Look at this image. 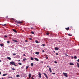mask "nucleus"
<instances>
[{"mask_svg":"<svg viewBox=\"0 0 79 79\" xmlns=\"http://www.w3.org/2000/svg\"><path fill=\"white\" fill-rule=\"evenodd\" d=\"M12 40V41H13L14 42H18V41L16 40Z\"/></svg>","mask_w":79,"mask_h":79,"instance_id":"15","label":"nucleus"},{"mask_svg":"<svg viewBox=\"0 0 79 79\" xmlns=\"http://www.w3.org/2000/svg\"><path fill=\"white\" fill-rule=\"evenodd\" d=\"M69 65L71 66H72V65H74V64H73V63H69Z\"/></svg>","mask_w":79,"mask_h":79,"instance_id":"8","label":"nucleus"},{"mask_svg":"<svg viewBox=\"0 0 79 79\" xmlns=\"http://www.w3.org/2000/svg\"><path fill=\"white\" fill-rule=\"evenodd\" d=\"M35 43H36V44H39V42L38 41H37V40H36L35 41Z\"/></svg>","mask_w":79,"mask_h":79,"instance_id":"21","label":"nucleus"},{"mask_svg":"<svg viewBox=\"0 0 79 79\" xmlns=\"http://www.w3.org/2000/svg\"><path fill=\"white\" fill-rule=\"evenodd\" d=\"M23 56H26V55H25V54H24L23 55Z\"/></svg>","mask_w":79,"mask_h":79,"instance_id":"50","label":"nucleus"},{"mask_svg":"<svg viewBox=\"0 0 79 79\" xmlns=\"http://www.w3.org/2000/svg\"><path fill=\"white\" fill-rule=\"evenodd\" d=\"M77 61L79 63V59H78L77 60Z\"/></svg>","mask_w":79,"mask_h":79,"instance_id":"41","label":"nucleus"},{"mask_svg":"<svg viewBox=\"0 0 79 79\" xmlns=\"http://www.w3.org/2000/svg\"><path fill=\"white\" fill-rule=\"evenodd\" d=\"M31 73L29 74V78H31Z\"/></svg>","mask_w":79,"mask_h":79,"instance_id":"11","label":"nucleus"},{"mask_svg":"<svg viewBox=\"0 0 79 79\" xmlns=\"http://www.w3.org/2000/svg\"><path fill=\"white\" fill-rule=\"evenodd\" d=\"M44 29H45V28H44Z\"/></svg>","mask_w":79,"mask_h":79,"instance_id":"56","label":"nucleus"},{"mask_svg":"<svg viewBox=\"0 0 79 79\" xmlns=\"http://www.w3.org/2000/svg\"><path fill=\"white\" fill-rule=\"evenodd\" d=\"M46 59H48V57H46Z\"/></svg>","mask_w":79,"mask_h":79,"instance_id":"48","label":"nucleus"},{"mask_svg":"<svg viewBox=\"0 0 79 79\" xmlns=\"http://www.w3.org/2000/svg\"><path fill=\"white\" fill-rule=\"evenodd\" d=\"M45 45L44 44H42V46H43V47H45Z\"/></svg>","mask_w":79,"mask_h":79,"instance_id":"36","label":"nucleus"},{"mask_svg":"<svg viewBox=\"0 0 79 79\" xmlns=\"http://www.w3.org/2000/svg\"><path fill=\"white\" fill-rule=\"evenodd\" d=\"M42 52H43V53H44V52H45V51H44V50H43L42 51Z\"/></svg>","mask_w":79,"mask_h":79,"instance_id":"42","label":"nucleus"},{"mask_svg":"<svg viewBox=\"0 0 79 79\" xmlns=\"http://www.w3.org/2000/svg\"><path fill=\"white\" fill-rule=\"evenodd\" d=\"M17 25H18L16 24Z\"/></svg>","mask_w":79,"mask_h":79,"instance_id":"57","label":"nucleus"},{"mask_svg":"<svg viewBox=\"0 0 79 79\" xmlns=\"http://www.w3.org/2000/svg\"><path fill=\"white\" fill-rule=\"evenodd\" d=\"M0 62H2V60H0Z\"/></svg>","mask_w":79,"mask_h":79,"instance_id":"51","label":"nucleus"},{"mask_svg":"<svg viewBox=\"0 0 79 79\" xmlns=\"http://www.w3.org/2000/svg\"><path fill=\"white\" fill-rule=\"evenodd\" d=\"M7 37V35H5L4 37L5 38H6V37Z\"/></svg>","mask_w":79,"mask_h":79,"instance_id":"37","label":"nucleus"},{"mask_svg":"<svg viewBox=\"0 0 79 79\" xmlns=\"http://www.w3.org/2000/svg\"><path fill=\"white\" fill-rule=\"evenodd\" d=\"M49 33H48V32H47L46 33V35H49Z\"/></svg>","mask_w":79,"mask_h":79,"instance_id":"30","label":"nucleus"},{"mask_svg":"<svg viewBox=\"0 0 79 79\" xmlns=\"http://www.w3.org/2000/svg\"><path fill=\"white\" fill-rule=\"evenodd\" d=\"M77 67L79 68V63H77Z\"/></svg>","mask_w":79,"mask_h":79,"instance_id":"19","label":"nucleus"},{"mask_svg":"<svg viewBox=\"0 0 79 79\" xmlns=\"http://www.w3.org/2000/svg\"><path fill=\"white\" fill-rule=\"evenodd\" d=\"M27 59L26 58H24L23 59V61H25V60H27Z\"/></svg>","mask_w":79,"mask_h":79,"instance_id":"18","label":"nucleus"},{"mask_svg":"<svg viewBox=\"0 0 79 79\" xmlns=\"http://www.w3.org/2000/svg\"><path fill=\"white\" fill-rule=\"evenodd\" d=\"M18 64L19 65H22V64L21 63H19Z\"/></svg>","mask_w":79,"mask_h":79,"instance_id":"25","label":"nucleus"},{"mask_svg":"<svg viewBox=\"0 0 79 79\" xmlns=\"http://www.w3.org/2000/svg\"><path fill=\"white\" fill-rule=\"evenodd\" d=\"M55 50H59V48H55Z\"/></svg>","mask_w":79,"mask_h":79,"instance_id":"24","label":"nucleus"},{"mask_svg":"<svg viewBox=\"0 0 79 79\" xmlns=\"http://www.w3.org/2000/svg\"><path fill=\"white\" fill-rule=\"evenodd\" d=\"M71 58H72V59H73V56H71Z\"/></svg>","mask_w":79,"mask_h":79,"instance_id":"43","label":"nucleus"},{"mask_svg":"<svg viewBox=\"0 0 79 79\" xmlns=\"http://www.w3.org/2000/svg\"><path fill=\"white\" fill-rule=\"evenodd\" d=\"M16 77H20V76L19 75H16Z\"/></svg>","mask_w":79,"mask_h":79,"instance_id":"20","label":"nucleus"},{"mask_svg":"<svg viewBox=\"0 0 79 79\" xmlns=\"http://www.w3.org/2000/svg\"><path fill=\"white\" fill-rule=\"evenodd\" d=\"M2 79H3V77H2Z\"/></svg>","mask_w":79,"mask_h":79,"instance_id":"55","label":"nucleus"},{"mask_svg":"<svg viewBox=\"0 0 79 79\" xmlns=\"http://www.w3.org/2000/svg\"><path fill=\"white\" fill-rule=\"evenodd\" d=\"M9 78H12V77H9Z\"/></svg>","mask_w":79,"mask_h":79,"instance_id":"44","label":"nucleus"},{"mask_svg":"<svg viewBox=\"0 0 79 79\" xmlns=\"http://www.w3.org/2000/svg\"><path fill=\"white\" fill-rule=\"evenodd\" d=\"M20 60H18V62H20Z\"/></svg>","mask_w":79,"mask_h":79,"instance_id":"45","label":"nucleus"},{"mask_svg":"<svg viewBox=\"0 0 79 79\" xmlns=\"http://www.w3.org/2000/svg\"><path fill=\"white\" fill-rule=\"evenodd\" d=\"M31 29H33V27H31Z\"/></svg>","mask_w":79,"mask_h":79,"instance_id":"54","label":"nucleus"},{"mask_svg":"<svg viewBox=\"0 0 79 79\" xmlns=\"http://www.w3.org/2000/svg\"><path fill=\"white\" fill-rule=\"evenodd\" d=\"M31 33H32V34H35L34 32L33 31H32L31 32Z\"/></svg>","mask_w":79,"mask_h":79,"instance_id":"32","label":"nucleus"},{"mask_svg":"<svg viewBox=\"0 0 79 79\" xmlns=\"http://www.w3.org/2000/svg\"><path fill=\"white\" fill-rule=\"evenodd\" d=\"M69 36H72V35L71 34H68Z\"/></svg>","mask_w":79,"mask_h":79,"instance_id":"22","label":"nucleus"},{"mask_svg":"<svg viewBox=\"0 0 79 79\" xmlns=\"http://www.w3.org/2000/svg\"><path fill=\"white\" fill-rule=\"evenodd\" d=\"M35 54H36V55H39L40 52H36L35 53Z\"/></svg>","mask_w":79,"mask_h":79,"instance_id":"9","label":"nucleus"},{"mask_svg":"<svg viewBox=\"0 0 79 79\" xmlns=\"http://www.w3.org/2000/svg\"><path fill=\"white\" fill-rule=\"evenodd\" d=\"M15 23H17V24H21V23H23V22H21L20 21H15Z\"/></svg>","mask_w":79,"mask_h":79,"instance_id":"2","label":"nucleus"},{"mask_svg":"<svg viewBox=\"0 0 79 79\" xmlns=\"http://www.w3.org/2000/svg\"><path fill=\"white\" fill-rule=\"evenodd\" d=\"M12 30L16 33H17L18 32L15 29H13Z\"/></svg>","mask_w":79,"mask_h":79,"instance_id":"7","label":"nucleus"},{"mask_svg":"<svg viewBox=\"0 0 79 79\" xmlns=\"http://www.w3.org/2000/svg\"><path fill=\"white\" fill-rule=\"evenodd\" d=\"M10 65H13L15 66H17L15 64V62L14 61L10 62Z\"/></svg>","mask_w":79,"mask_h":79,"instance_id":"1","label":"nucleus"},{"mask_svg":"<svg viewBox=\"0 0 79 79\" xmlns=\"http://www.w3.org/2000/svg\"><path fill=\"white\" fill-rule=\"evenodd\" d=\"M7 59H8V60H11V58H10L9 57H7Z\"/></svg>","mask_w":79,"mask_h":79,"instance_id":"12","label":"nucleus"},{"mask_svg":"<svg viewBox=\"0 0 79 79\" xmlns=\"http://www.w3.org/2000/svg\"><path fill=\"white\" fill-rule=\"evenodd\" d=\"M11 69L12 70H14V71H15L16 70V69L14 68H12Z\"/></svg>","mask_w":79,"mask_h":79,"instance_id":"31","label":"nucleus"},{"mask_svg":"<svg viewBox=\"0 0 79 79\" xmlns=\"http://www.w3.org/2000/svg\"><path fill=\"white\" fill-rule=\"evenodd\" d=\"M13 55L15 56V55H16V53H13Z\"/></svg>","mask_w":79,"mask_h":79,"instance_id":"35","label":"nucleus"},{"mask_svg":"<svg viewBox=\"0 0 79 79\" xmlns=\"http://www.w3.org/2000/svg\"><path fill=\"white\" fill-rule=\"evenodd\" d=\"M28 68H29V66H27L26 67V69L27 70Z\"/></svg>","mask_w":79,"mask_h":79,"instance_id":"23","label":"nucleus"},{"mask_svg":"<svg viewBox=\"0 0 79 79\" xmlns=\"http://www.w3.org/2000/svg\"><path fill=\"white\" fill-rule=\"evenodd\" d=\"M43 74L45 76V77L47 79H48V77L47 75L45 73H43Z\"/></svg>","mask_w":79,"mask_h":79,"instance_id":"4","label":"nucleus"},{"mask_svg":"<svg viewBox=\"0 0 79 79\" xmlns=\"http://www.w3.org/2000/svg\"><path fill=\"white\" fill-rule=\"evenodd\" d=\"M0 45L1 47H3V45L2 44H0Z\"/></svg>","mask_w":79,"mask_h":79,"instance_id":"28","label":"nucleus"},{"mask_svg":"<svg viewBox=\"0 0 79 79\" xmlns=\"http://www.w3.org/2000/svg\"><path fill=\"white\" fill-rule=\"evenodd\" d=\"M29 39L30 40H32L31 38H29Z\"/></svg>","mask_w":79,"mask_h":79,"instance_id":"34","label":"nucleus"},{"mask_svg":"<svg viewBox=\"0 0 79 79\" xmlns=\"http://www.w3.org/2000/svg\"><path fill=\"white\" fill-rule=\"evenodd\" d=\"M8 16H6V19H7V18H8Z\"/></svg>","mask_w":79,"mask_h":79,"instance_id":"46","label":"nucleus"},{"mask_svg":"<svg viewBox=\"0 0 79 79\" xmlns=\"http://www.w3.org/2000/svg\"><path fill=\"white\" fill-rule=\"evenodd\" d=\"M47 67H48V68H49V67L48 66H47Z\"/></svg>","mask_w":79,"mask_h":79,"instance_id":"49","label":"nucleus"},{"mask_svg":"<svg viewBox=\"0 0 79 79\" xmlns=\"http://www.w3.org/2000/svg\"><path fill=\"white\" fill-rule=\"evenodd\" d=\"M10 42L9 41H7V44H10Z\"/></svg>","mask_w":79,"mask_h":79,"instance_id":"33","label":"nucleus"},{"mask_svg":"<svg viewBox=\"0 0 79 79\" xmlns=\"http://www.w3.org/2000/svg\"><path fill=\"white\" fill-rule=\"evenodd\" d=\"M64 55H65L66 56H69L68 55H67V54H66V53H65L64 54Z\"/></svg>","mask_w":79,"mask_h":79,"instance_id":"26","label":"nucleus"},{"mask_svg":"<svg viewBox=\"0 0 79 79\" xmlns=\"http://www.w3.org/2000/svg\"><path fill=\"white\" fill-rule=\"evenodd\" d=\"M27 40H26L25 41V42H27Z\"/></svg>","mask_w":79,"mask_h":79,"instance_id":"52","label":"nucleus"},{"mask_svg":"<svg viewBox=\"0 0 79 79\" xmlns=\"http://www.w3.org/2000/svg\"><path fill=\"white\" fill-rule=\"evenodd\" d=\"M39 79H40V78H39Z\"/></svg>","mask_w":79,"mask_h":79,"instance_id":"58","label":"nucleus"},{"mask_svg":"<svg viewBox=\"0 0 79 79\" xmlns=\"http://www.w3.org/2000/svg\"><path fill=\"white\" fill-rule=\"evenodd\" d=\"M2 25L3 26H6V24H2Z\"/></svg>","mask_w":79,"mask_h":79,"instance_id":"27","label":"nucleus"},{"mask_svg":"<svg viewBox=\"0 0 79 79\" xmlns=\"http://www.w3.org/2000/svg\"><path fill=\"white\" fill-rule=\"evenodd\" d=\"M65 29L67 30H69L70 29L69 27H68V28H66Z\"/></svg>","mask_w":79,"mask_h":79,"instance_id":"14","label":"nucleus"},{"mask_svg":"<svg viewBox=\"0 0 79 79\" xmlns=\"http://www.w3.org/2000/svg\"><path fill=\"white\" fill-rule=\"evenodd\" d=\"M31 66L32 67H33V66H34V64L33 63H31Z\"/></svg>","mask_w":79,"mask_h":79,"instance_id":"16","label":"nucleus"},{"mask_svg":"<svg viewBox=\"0 0 79 79\" xmlns=\"http://www.w3.org/2000/svg\"><path fill=\"white\" fill-rule=\"evenodd\" d=\"M55 74V73H52V74H53V75H54V74Z\"/></svg>","mask_w":79,"mask_h":79,"instance_id":"40","label":"nucleus"},{"mask_svg":"<svg viewBox=\"0 0 79 79\" xmlns=\"http://www.w3.org/2000/svg\"><path fill=\"white\" fill-rule=\"evenodd\" d=\"M63 74L64 75V76L66 77H68V74L66 73H63Z\"/></svg>","mask_w":79,"mask_h":79,"instance_id":"3","label":"nucleus"},{"mask_svg":"<svg viewBox=\"0 0 79 79\" xmlns=\"http://www.w3.org/2000/svg\"><path fill=\"white\" fill-rule=\"evenodd\" d=\"M55 64H57V62L56 61H55Z\"/></svg>","mask_w":79,"mask_h":79,"instance_id":"39","label":"nucleus"},{"mask_svg":"<svg viewBox=\"0 0 79 79\" xmlns=\"http://www.w3.org/2000/svg\"><path fill=\"white\" fill-rule=\"evenodd\" d=\"M39 75V77L40 78H41V75L40 73H39L38 74Z\"/></svg>","mask_w":79,"mask_h":79,"instance_id":"5","label":"nucleus"},{"mask_svg":"<svg viewBox=\"0 0 79 79\" xmlns=\"http://www.w3.org/2000/svg\"><path fill=\"white\" fill-rule=\"evenodd\" d=\"M74 58H75V59H77V56H74Z\"/></svg>","mask_w":79,"mask_h":79,"instance_id":"29","label":"nucleus"},{"mask_svg":"<svg viewBox=\"0 0 79 79\" xmlns=\"http://www.w3.org/2000/svg\"><path fill=\"white\" fill-rule=\"evenodd\" d=\"M31 60H34V58H33V57H31Z\"/></svg>","mask_w":79,"mask_h":79,"instance_id":"17","label":"nucleus"},{"mask_svg":"<svg viewBox=\"0 0 79 79\" xmlns=\"http://www.w3.org/2000/svg\"><path fill=\"white\" fill-rule=\"evenodd\" d=\"M56 55H59V54L58 53H56Z\"/></svg>","mask_w":79,"mask_h":79,"instance_id":"38","label":"nucleus"},{"mask_svg":"<svg viewBox=\"0 0 79 79\" xmlns=\"http://www.w3.org/2000/svg\"><path fill=\"white\" fill-rule=\"evenodd\" d=\"M1 74V72H0V75Z\"/></svg>","mask_w":79,"mask_h":79,"instance_id":"53","label":"nucleus"},{"mask_svg":"<svg viewBox=\"0 0 79 79\" xmlns=\"http://www.w3.org/2000/svg\"><path fill=\"white\" fill-rule=\"evenodd\" d=\"M7 74H7V73L4 74L2 75V76H6V75H7Z\"/></svg>","mask_w":79,"mask_h":79,"instance_id":"13","label":"nucleus"},{"mask_svg":"<svg viewBox=\"0 0 79 79\" xmlns=\"http://www.w3.org/2000/svg\"><path fill=\"white\" fill-rule=\"evenodd\" d=\"M34 59L37 61H39V59L38 58H35Z\"/></svg>","mask_w":79,"mask_h":79,"instance_id":"6","label":"nucleus"},{"mask_svg":"<svg viewBox=\"0 0 79 79\" xmlns=\"http://www.w3.org/2000/svg\"><path fill=\"white\" fill-rule=\"evenodd\" d=\"M49 71L51 73H52V69L50 68H49Z\"/></svg>","mask_w":79,"mask_h":79,"instance_id":"10","label":"nucleus"},{"mask_svg":"<svg viewBox=\"0 0 79 79\" xmlns=\"http://www.w3.org/2000/svg\"><path fill=\"white\" fill-rule=\"evenodd\" d=\"M31 79H34L33 77H31Z\"/></svg>","mask_w":79,"mask_h":79,"instance_id":"47","label":"nucleus"}]
</instances>
